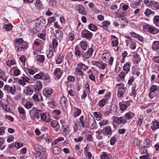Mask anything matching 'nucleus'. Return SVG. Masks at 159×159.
Segmentation results:
<instances>
[{
	"label": "nucleus",
	"mask_w": 159,
	"mask_h": 159,
	"mask_svg": "<svg viewBox=\"0 0 159 159\" xmlns=\"http://www.w3.org/2000/svg\"><path fill=\"white\" fill-rule=\"evenodd\" d=\"M41 113V111L40 110H37L35 107H33V110L29 111L30 118L33 120L40 119V116Z\"/></svg>",
	"instance_id": "f257e3e1"
},
{
	"label": "nucleus",
	"mask_w": 159,
	"mask_h": 159,
	"mask_svg": "<svg viewBox=\"0 0 159 159\" xmlns=\"http://www.w3.org/2000/svg\"><path fill=\"white\" fill-rule=\"evenodd\" d=\"M42 87V84L40 81L36 82L34 85L32 86V89L35 92L38 93L41 90Z\"/></svg>",
	"instance_id": "f03ea898"
},
{
	"label": "nucleus",
	"mask_w": 159,
	"mask_h": 159,
	"mask_svg": "<svg viewBox=\"0 0 159 159\" xmlns=\"http://www.w3.org/2000/svg\"><path fill=\"white\" fill-rule=\"evenodd\" d=\"M4 89L8 94L11 93L12 95L15 94L16 91V89L14 86L11 87L9 85H5Z\"/></svg>",
	"instance_id": "7ed1b4c3"
},
{
	"label": "nucleus",
	"mask_w": 159,
	"mask_h": 159,
	"mask_svg": "<svg viewBox=\"0 0 159 159\" xmlns=\"http://www.w3.org/2000/svg\"><path fill=\"white\" fill-rule=\"evenodd\" d=\"M81 34L83 38H85L89 40L91 39L93 35L92 33L86 30H84L82 31Z\"/></svg>",
	"instance_id": "20e7f679"
},
{
	"label": "nucleus",
	"mask_w": 159,
	"mask_h": 159,
	"mask_svg": "<svg viewBox=\"0 0 159 159\" xmlns=\"http://www.w3.org/2000/svg\"><path fill=\"white\" fill-rule=\"evenodd\" d=\"M34 148L36 151L39 152V154H40V152H42L44 154L45 152V149L39 144H34Z\"/></svg>",
	"instance_id": "39448f33"
},
{
	"label": "nucleus",
	"mask_w": 159,
	"mask_h": 159,
	"mask_svg": "<svg viewBox=\"0 0 159 159\" xmlns=\"http://www.w3.org/2000/svg\"><path fill=\"white\" fill-rule=\"evenodd\" d=\"M46 23V20L45 19L41 18H39L37 20L35 23L36 24L37 27H42Z\"/></svg>",
	"instance_id": "423d86ee"
},
{
	"label": "nucleus",
	"mask_w": 159,
	"mask_h": 159,
	"mask_svg": "<svg viewBox=\"0 0 159 159\" xmlns=\"http://www.w3.org/2000/svg\"><path fill=\"white\" fill-rule=\"evenodd\" d=\"M63 71L60 68H56L53 72L54 75L57 80L59 79L62 74Z\"/></svg>",
	"instance_id": "0eeeda50"
},
{
	"label": "nucleus",
	"mask_w": 159,
	"mask_h": 159,
	"mask_svg": "<svg viewBox=\"0 0 159 159\" xmlns=\"http://www.w3.org/2000/svg\"><path fill=\"white\" fill-rule=\"evenodd\" d=\"M93 52V49L92 48H89L87 51L85 52L83 55V58L86 59H88L89 58L92 56Z\"/></svg>",
	"instance_id": "6e6552de"
},
{
	"label": "nucleus",
	"mask_w": 159,
	"mask_h": 159,
	"mask_svg": "<svg viewBox=\"0 0 159 159\" xmlns=\"http://www.w3.org/2000/svg\"><path fill=\"white\" fill-rule=\"evenodd\" d=\"M114 121L116 123L119 124H120L121 123L125 124L126 123V121L125 120H124L123 116L116 117L114 119Z\"/></svg>",
	"instance_id": "1a4fd4ad"
},
{
	"label": "nucleus",
	"mask_w": 159,
	"mask_h": 159,
	"mask_svg": "<svg viewBox=\"0 0 159 159\" xmlns=\"http://www.w3.org/2000/svg\"><path fill=\"white\" fill-rule=\"evenodd\" d=\"M134 116V113L131 112H127L126 113L124 117V120L126 121L127 120H129L131 118Z\"/></svg>",
	"instance_id": "9d476101"
},
{
	"label": "nucleus",
	"mask_w": 159,
	"mask_h": 159,
	"mask_svg": "<svg viewBox=\"0 0 159 159\" xmlns=\"http://www.w3.org/2000/svg\"><path fill=\"white\" fill-rule=\"evenodd\" d=\"M148 31L152 34H156L159 32V30L152 26H150L148 30Z\"/></svg>",
	"instance_id": "9b49d317"
},
{
	"label": "nucleus",
	"mask_w": 159,
	"mask_h": 159,
	"mask_svg": "<svg viewBox=\"0 0 159 159\" xmlns=\"http://www.w3.org/2000/svg\"><path fill=\"white\" fill-rule=\"evenodd\" d=\"M48 76H46L43 74L40 75L39 74H37L34 76V77L38 79L44 80H47Z\"/></svg>",
	"instance_id": "f8f14e48"
},
{
	"label": "nucleus",
	"mask_w": 159,
	"mask_h": 159,
	"mask_svg": "<svg viewBox=\"0 0 159 159\" xmlns=\"http://www.w3.org/2000/svg\"><path fill=\"white\" fill-rule=\"evenodd\" d=\"M75 9L76 10L79 11V13L80 14L84 15V8L82 5H79L75 7Z\"/></svg>",
	"instance_id": "ddd939ff"
},
{
	"label": "nucleus",
	"mask_w": 159,
	"mask_h": 159,
	"mask_svg": "<svg viewBox=\"0 0 159 159\" xmlns=\"http://www.w3.org/2000/svg\"><path fill=\"white\" fill-rule=\"evenodd\" d=\"M159 128V122L157 121L153 122V125L151 127V129L153 131Z\"/></svg>",
	"instance_id": "4468645a"
},
{
	"label": "nucleus",
	"mask_w": 159,
	"mask_h": 159,
	"mask_svg": "<svg viewBox=\"0 0 159 159\" xmlns=\"http://www.w3.org/2000/svg\"><path fill=\"white\" fill-rule=\"evenodd\" d=\"M39 96H40V97L39 98V96H38L36 94H35L32 97L34 101L36 102L42 101L43 98L42 96L41 95H40Z\"/></svg>",
	"instance_id": "2eb2a0df"
},
{
	"label": "nucleus",
	"mask_w": 159,
	"mask_h": 159,
	"mask_svg": "<svg viewBox=\"0 0 159 159\" xmlns=\"http://www.w3.org/2000/svg\"><path fill=\"white\" fill-rule=\"evenodd\" d=\"M51 125L53 128H56V130H58L60 127L59 123L56 120L52 121L51 123Z\"/></svg>",
	"instance_id": "dca6fc26"
},
{
	"label": "nucleus",
	"mask_w": 159,
	"mask_h": 159,
	"mask_svg": "<svg viewBox=\"0 0 159 159\" xmlns=\"http://www.w3.org/2000/svg\"><path fill=\"white\" fill-rule=\"evenodd\" d=\"M13 26L10 24L4 25L3 27V30L6 31H8L11 30Z\"/></svg>",
	"instance_id": "f3484780"
},
{
	"label": "nucleus",
	"mask_w": 159,
	"mask_h": 159,
	"mask_svg": "<svg viewBox=\"0 0 159 159\" xmlns=\"http://www.w3.org/2000/svg\"><path fill=\"white\" fill-rule=\"evenodd\" d=\"M75 54L78 56L79 57L81 56L83 57V55H84V54L81 53L80 50L77 47H76L75 48Z\"/></svg>",
	"instance_id": "a211bd4d"
},
{
	"label": "nucleus",
	"mask_w": 159,
	"mask_h": 159,
	"mask_svg": "<svg viewBox=\"0 0 159 159\" xmlns=\"http://www.w3.org/2000/svg\"><path fill=\"white\" fill-rule=\"evenodd\" d=\"M26 92L25 93V94L30 95L33 93L34 90L32 88H31L30 87L28 86L26 87Z\"/></svg>",
	"instance_id": "6ab92c4d"
},
{
	"label": "nucleus",
	"mask_w": 159,
	"mask_h": 159,
	"mask_svg": "<svg viewBox=\"0 0 159 159\" xmlns=\"http://www.w3.org/2000/svg\"><path fill=\"white\" fill-rule=\"evenodd\" d=\"M104 129L105 133L107 135H110L112 133V131L110 126H107Z\"/></svg>",
	"instance_id": "aec40b11"
},
{
	"label": "nucleus",
	"mask_w": 159,
	"mask_h": 159,
	"mask_svg": "<svg viewBox=\"0 0 159 159\" xmlns=\"http://www.w3.org/2000/svg\"><path fill=\"white\" fill-rule=\"evenodd\" d=\"M56 38L58 39H59L62 36V34L61 31L59 30H56Z\"/></svg>",
	"instance_id": "412c9836"
},
{
	"label": "nucleus",
	"mask_w": 159,
	"mask_h": 159,
	"mask_svg": "<svg viewBox=\"0 0 159 159\" xmlns=\"http://www.w3.org/2000/svg\"><path fill=\"white\" fill-rule=\"evenodd\" d=\"M134 63L138 64L141 60L140 56L137 54H136L134 56Z\"/></svg>",
	"instance_id": "4be33fe9"
},
{
	"label": "nucleus",
	"mask_w": 159,
	"mask_h": 159,
	"mask_svg": "<svg viewBox=\"0 0 159 159\" xmlns=\"http://www.w3.org/2000/svg\"><path fill=\"white\" fill-rule=\"evenodd\" d=\"M152 48L154 50L159 49V42L155 41L153 42L152 44Z\"/></svg>",
	"instance_id": "5701e85b"
},
{
	"label": "nucleus",
	"mask_w": 159,
	"mask_h": 159,
	"mask_svg": "<svg viewBox=\"0 0 159 159\" xmlns=\"http://www.w3.org/2000/svg\"><path fill=\"white\" fill-rule=\"evenodd\" d=\"M155 104V103H154V102H153L152 103H148L147 105H143L142 106H141L140 107V108L142 110L144 109L145 108H146L148 107H149L150 106H152V107L153 106H154V105Z\"/></svg>",
	"instance_id": "b1692460"
},
{
	"label": "nucleus",
	"mask_w": 159,
	"mask_h": 159,
	"mask_svg": "<svg viewBox=\"0 0 159 159\" xmlns=\"http://www.w3.org/2000/svg\"><path fill=\"white\" fill-rule=\"evenodd\" d=\"M107 99L106 98L102 99L98 103L99 106L100 107H103L105 105L106 102L107 101Z\"/></svg>",
	"instance_id": "393cba45"
},
{
	"label": "nucleus",
	"mask_w": 159,
	"mask_h": 159,
	"mask_svg": "<svg viewBox=\"0 0 159 159\" xmlns=\"http://www.w3.org/2000/svg\"><path fill=\"white\" fill-rule=\"evenodd\" d=\"M67 100L66 97H62L60 100V104L61 106L64 107L66 105Z\"/></svg>",
	"instance_id": "a878e982"
},
{
	"label": "nucleus",
	"mask_w": 159,
	"mask_h": 159,
	"mask_svg": "<svg viewBox=\"0 0 159 159\" xmlns=\"http://www.w3.org/2000/svg\"><path fill=\"white\" fill-rule=\"evenodd\" d=\"M40 117L41 119L43 121H46V122L48 123L50 122V120L49 119L46 120V115L44 113L40 114Z\"/></svg>",
	"instance_id": "bb28decb"
},
{
	"label": "nucleus",
	"mask_w": 159,
	"mask_h": 159,
	"mask_svg": "<svg viewBox=\"0 0 159 159\" xmlns=\"http://www.w3.org/2000/svg\"><path fill=\"white\" fill-rule=\"evenodd\" d=\"M84 119V117L83 116H81L79 118L80 122L79 124L81 125V126L83 128L85 127V122Z\"/></svg>",
	"instance_id": "cd10ccee"
},
{
	"label": "nucleus",
	"mask_w": 159,
	"mask_h": 159,
	"mask_svg": "<svg viewBox=\"0 0 159 159\" xmlns=\"http://www.w3.org/2000/svg\"><path fill=\"white\" fill-rule=\"evenodd\" d=\"M150 3L153 4L154 8L159 9V2L157 1H150Z\"/></svg>",
	"instance_id": "c85d7f7f"
},
{
	"label": "nucleus",
	"mask_w": 159,
	"mask_h": 159,
	"mask_svg": "<svg viewBox=\"0 0 159 159\" xmlns=\"http://www.w3.org/2000/svg\"><path fill=\"white\" fill-rule=\"evenodd\" d=\"M154 12L152 11L150 9L147 8L144 12V14L146 16H148L151 14H154Z\"/></svg>",
	"instance_id": "c756f323"
},
{
	"label": "nucleus",
	"mask_w": 159,
	"mask_h": 159,
	"mask_svg": "<svg viewBox=\"0 0 159 159\" xmlns=\"http://www.w3.org/2000/svg\"><path fill=\"white\" fill-rule=\"evenodd\" d=\"M52 151L54 154H58L60 152L61 148L58 147H55L53 148Z\"/></svg>",
	"instance_id": "7c9ffc66"
},
{
	"label": "nucleus",
	"mask_w": 159,
	"mask_h": 159,
	"mask_svg": "<svg viewBox=\"0 0 159 159\" xmlns=\"http://www.w3.org/2000/svg\"><path fill=\"white\" fill-rule=\"evenodd\" d=\"M81 110L78 108H76V111L74 112L73 115V117L75 118H76L77 116H79L81 113Z\"/></svg>",
	"instance_id": "2f4dec72"
},
{
	"label": "nucleus",
	"mask_w": 159,
	"mask_h": 159,
	"mask_svg": "<svg viewBox=\"0 0 159 159\" xmlns=\"http://www.w3.org/2000/svg\"><path fill=\"white\" fill-rule=\"evenodd\" d=\"M89 29L92 31H96L97 30V27L92 24H90L89 25Z\"/></svg>",
	"instance_id": "473e14b6"
},
{
	"label": "nucleus",
	"mask_w": 159,
	"mask_h": 159,
	"mask_svg": "<svg viewBox=\"0 0 159 159\" xmlns=\"http://www.w3.org/2000/svg\"><path fill=\"white\" fill-rule=\"evenodd\" d=\"M130 64L129 63H126L123 66V69L125 71H126V74H127L129 70H130Z\"/></svg>",
	"instance_id": "72a5a7b5"
},
{
	"label": "nucleus",
	"mask_w": 159,
	"mask_h": 159,
	"mask_svg": "<svg viewBox=\"0 0 159 159\" xmlns=\"http://www.w3.org/2000/svg\"><path fill=\"white\" fill-rule=\"evenodd\" d=\"M80 45L83 50H85L87 49V44L85 42L81 41L80 42Z\"/></svg>",
	"instance_id": "f704fd0d"
},
{
	"label": "nucleus",
	"mask_w": 159,
	"mask_h": 159,
	"mask_svg": "<svg viewBox=\"0 0 159 159\" xmlns=\"http://www.w3.org/2000/svg\"><path fill=\"white\" fill-rule=\"evenodd\" d=\"M45 95H51L53 93L52 89L50 88H46L45 89Z\"/></svg>",
	"instance_id": "c9c22d12"
},
{
	"label": "nucleus",
	"mask_w": 159,
	"mask_h": 159,
	"mask_svg": "<svg viewBox=\"0 0 159 159\" xmlns=\"http://www.w3.org/2000/svg\"><path fill=\"white\" fill-rule=\"evenodd\" d=\"M120 108L121 110L122 111H124L128 107V106L127 105L124 104L120 102L119 103Z\"/></svg>",
	"instance_id": "e433bc0d"
},
{
	"label": "nucleus",
	"mask_w": 159,
	"mask_h": 159,
	"mask_svg": "<svg viewBox=\"0 0 159 159\" xmlns=\"http://www.w3.org/2000/svg\"><path fill=\"white\" fill-rule=\"evenodd\" d=\"M33 105V104L31 102H28L24 105V106L27 109H29Z\"/></svg>",
	"instance_id": "4c0bfd02"
},
{
	"label": "nucleus",
	"mask_w": 159,
	"mask_h": 159,
	"mask_svg": "<svg viewBox=\"0 0 159 159\" xmlns=\"http://www.w3.org/2000/svg\"><path fill=\"white\" fill-rule=\"evenodd\" d=\"M150 140L148 139H146L144 142L143 147H148L150 146Z\"/></svg>",
	"instance_id": "58836bf2"
},
{
	"label": "nucleus",
	"mask_w": 159,
	"mask_h": 159,
	"mask_svg": "<svg viewBox=\"0 0 159 159\" xmlns=\"http://www.w3.org/2000/svg\"><path fill=\"white\" fill-rule=\"evenodd\" d=\"M78 66H80V68L81 69H83V70H86L88 68V66L84 64L83 63H80L79 64H78Z\"/></svg>",
	"instance_id": "ea45409f"
},
{
	"label": "nucleus",
	"mask_w": 159,
	"mask_h": 159,
	"mask_svg": "<svg viewBox=\"0 0 159 159\" xmlns=\"http://www.w3.org/2000/svg\"><path fill=\"white\" fill-rule=\"evenodd\" d=\"M44 139L46 142L48 143H50V142L52 140V139L51 136L49 135H47L44 137Z\"/></svg>",
	"instance_id": "a19ab883"
},
{
	"label": "nucleus",
	"mask_w": 159,
	"mask_h": 159,
	"mask_svg": "<svg viewBox=\"0 0 159 159\" xmlns=\"http://www.w3.org/2000/svg\"><path fill=\"white\" fill-rule=\"evenodd\" d=\"M6 64L8 66L10 67L11 65L15 64L16 62L14 60H8L7 61Z\"/></svg>",
	"instance_id": "79ce46f5"
},
{
	"label": "nucleus",
	"mask_w": 159,
	"mask_h": 159,
	"mask_svg": "<svg viewBox=\"0 0 159 159\" xmlns=\"http://www.w3.org/2000/svg\"><path fill=\"white\" fill-rule=\"evenodd\" d=\"M63 57L62 56L59 55L56 60V63L57 64H60L62 61Z\"/></svg>",
	"instance_id": "37998d69"
},
{
	"label": "nucleus",
	"mask_w": 159,
	"mask_h": 159,
	"mask_svg": "<svg viewBox=\"0 0 159 159\" xmlns=\"http://www.w3.org/2000/svg\"><path fill=\"white\" fill-rule=\"evenodd\" d=\"M37 60L39 62L43 63L44 61V57L43 55H40L38 57Z\"/></svg>",
	"instance_id": "c03bdc74"
},
{
	"label": "nucleus",
	"mask_w": 159,
	"mask_h": 159,
	"mask_svg": "<svg viewBox=\"0 0 159 159\" xmlns=\"http://www.w3.org/2000/svg\"><path fill=\"white\" fill-rule=\"evenodd\" d=\"M92 121H93V122L91 125V126L93 127V129H96L97 128V123L96 122V120L94 117H92Z\"/></svg>",
	"instance_id": "a18cd8bd"
},
{
	"label": "nucleus",
	"mask_w": 159,
	"mask_h": 159,
	"mask_svg": "<svg viewBox=\"0 0 159 159\" xmlns=\"http://www.w3.org/2000/svg\"><path fill=\"white\" fill-rule=\"evenodd\" d=\"M157 89V86L156 85H153L150 88V92L151 93H154Z\"/></svg>",
	"instance_id": "49530a36"
},
{
	"label": "nucleus",
	"mask_w": 159,
	"mask_h": 159,
	"mask_svg": "<svg viewBox=\"0 0 159 159\" xmlns=\"http://www.w3.org/2000/svg\"><path fill=\"white\" fill-rule=\"evenodd\" d=\"M55 20V19L53 17H49L48 20V24L47 25L50 24Z\"/></svg>",
	"instance_id": "de8ad7c7"
},
{
	"label": "nucleus",
	"mask_w": 159,
	"mask_h": 159,
	"mask_svg": "<svg viewBox=\"0 0 159 159\" xmlns=\"http://www.w3.org/2000/svg\"><path fill=\"white\" fill-rule=\"evenodd\" d=\"M34 25H35V27L33 29V31L34 33H37L40 31L41 28L40 27H37L35 23Z\"/></svg>",
	"instance_id": "09e8293b"
},
{
	"label": "nucleus",
	"mask_w": 159,
	"mask_h": 159,
	"mask_svg": "<svg viewBox=\"0 0 159 159\" xmlns=\"http://www.w3.org/2000/svg\"><path fill=\"white\" fill-rule=\"evenodd\" d=\"M75 73L77 75L82 76L83 73L80 69L76 68L75 70Z\"/></svg>",
	"instance_id": "8fccbe9b"
},
{
	"label": "nucleus",
	"mask_w": 159,
	"mask_h": 159,
	"mask_svg": "<svg viewBox=\"0 0 159 159\" xmlns=\"http://www.w3.org/2000/svg\"><path fill=\"white\" fill-rule=\"evenodd\" d=\"M14 145L16 148H19L22 146L23 144L21 143L16 142Z\"/></svg>",
	"instance_id": "3c124183"
},
{
	"label": "nucleus",
	"mask_w": 159,
	"mask_h": 159,
	"mask_svg": "<svg viewBox=\"0 0 159 159\" xmlns=\"http://www.w3.org/2000/svg\"><path fill=\"white\" fill-rule=\"evenodd\" d=\"M2 109L7 111H8L10 109L9 106L7 105H3L2 106Z\"/></svg>",
	"instance_id": "603ef678"
},
{
	"label": "nucleus",
	"mask_w": 159,
	"mask_h": 159,
	"mask_svg": "<svg viewBox=\"0 0 159 159\" xmlns=\"http://www.w3.org/2000/svg\"><path fill=\"white\" fill-rule=\"evenodd\" d=\"M99 124L100 126H103L107 124V120H101Z\"/></svg>",
	"instance_id": "864d4df0"
},
{
	"label": "nucleus",
	"mask_w": 159,
	"mask_h": 159,
	"mask_svg": "<svg viewBox=\"0 0 159 159\" xmlns=\"http://www.w3.org/2000/svg\"><path fill=\"white\" fill-rule=\"evenodd\" d=\"M18 110L19 113L21 114H25V112L24 109L22 107H18Z\"/></svg>",
	"instance_id": "5fc2aeb1"
},
{
	"label": "nucleus",
	"mask_w": 159,
	"mask_h": 159,
	"mask_svg": "<svg viewBox=\"0 0 159 159\" xmlns=\"http://www.w3.org/2000/svg\"><path fill=\"white\" fill-rule=\"evenodd\" d=\"M52 44L53 48H56L58 44L57 41L56 39H53L52 41Z\"/></svg>",
	"instance_id": "6e6d98bb"
},
{
	"label": "nucleus",
	"mask_w": 159,
	"mask_h": 159,
	"mask_svg": "<svg viewBox=\"0 0 159 159\" xmlns=\"http://www.w3.org/2000/svg\"><path fill=\"white\" fill-rule=\"evenodd\" d=\"M68 39L70 41H72L74 40V35L72 32H70L69 33Z\"/></svg>",
	"instance_id": "4d7b16f0"
},
{
	"label": "nucleus",
	"mask_w": 159,
	"mask_h": 159,
	"mask_svg": "<svg viewBox=\"0 0 159 159\" xmlns=\"http://www.w3.org/2000/svg\"><path fill=\"white\" fill-rule=\"evenodd\" d=\"M153 22L154 23L156 24H159V16H156L153 19Z\"/></svg>",
	"instance_id": "13d9d810"
},
{
	"label": "nucleus",
	"mask_w": 159,
	"mask_h": 159,
	"mask_svg": "<svg viewBox=\"0 0 159 159\" xmlns=\"http://www.w3.org/2000/svg\"><path fill=\"white\" fill-rule=\"evenodd\" d=\"M103 26L107 27L110 25V22L108 21H104L102 22Z\"/></svg>",
	"instance_id": "bf43d9fd"
},
{
	"label": "nucleus",
	"mask_w": 159,
	"mask_h": 159,
	"mask_svg": "<svg viewBox=\"0 0 159 159\" xmlns=\"http://www.w3.org/2000/svg\"><path fill=\"white\" fill-rule=\"evenodd\" d=\"M27 44L28 43L27 42L23 41L20 45L24 49H26L27 48Z\"/></svg>",
	"instance_id": "052dcab7"
},
{
	"label": "nucleus",
	"mask_w": 159,
	"mask_h": 159,
	"mask_svg": "<svg viewBox=\"0 0 159 159\" xmlns=\"http://www.w3.org/2000/svg\"><path fill=\"white\" fill-rule=\"evenodd\" d=\"M36 159H45V157L43 156H42L40 154L37 153L36 156Z\"/></svg>",
	"instance_id": "680f3d73"
},
{
	"label": "nucleus",
	"mask_w": 159,
	"mask_h": 159,
	"mask_svg": "<svg viewBox=\"0 0 159 159\" xmlns=\"http://www.w3.org/2000/svg\"><path fill=\"white\" fill-rule=\"evenodd\" d=\"M126 88L125 87H119L118 88V90L121 92V93L125 94L126 90Z\"/></svg>",
	"instance_id": "e2e57ef3"
},
{
	"label": "nucleus",
	"mask_w": 159,
	"mask_h": 159,
	"mask_svg": "<svg viewBox=\"0 0 159 159\" xmlns=\"http://www.w3.org/2000/svg\"><path fill=\"white\" fill-rule=\"evenodd\" d=\"M14 139V137L12 135L9 136L7 138V141L9 143L13 141Z\"/></svg>",
	"instance_id": "0e129e2a"
},
{
	"label": "nucleus",
	"mask_w": 159,
	"mask_h": 159,
	"mask_svg": "<svg viewBox=\"0 0 159 159\" xmlns=\"http://www.w3.org/2000/svg\"><path fill=\"white\" fill-rule=\"evenodd\" d=\"M116 138L115 137H112L110 140V144L111 145H113L115 143V141L116 140Z\"/></svg>",
	"instance_id": "69168bd1"
},
{
	"label": "nucleus",
	"mask_w": 159,
	"mask_h": 159,
	"mask_svg": "<svg viewBox=\"0 0 159 159\" xmlns=\"http://www.w3.org/2000/svg\"><path fill=\"white\" fill-rule=\"evenodd\" d=\"M118 42L117 40L113 41L111 43V45L113 47H117L118 44Z\"/></svg>",
	"instance_id": "338daca9"
},
{
	"label": "nucleus",
	"mask_w": 159,
	"mask_h": 159,
	"mask_svg": "<svg viewBox=\"0 0 159 159\" xmlns=\"http://www.w3.org/2000/svg\"><path fill=\"white\" fill-rule=\"evenodd\" d=\"M20 72L19 70L16 69L14 70V73L15 76H17L20 74Z\"/></svg>",
	"instance_id": "774afa93"
}]
</instances>
